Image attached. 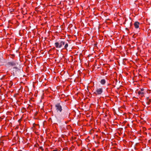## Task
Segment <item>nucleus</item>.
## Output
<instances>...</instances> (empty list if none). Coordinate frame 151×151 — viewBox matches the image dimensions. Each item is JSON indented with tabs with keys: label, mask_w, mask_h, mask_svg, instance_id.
<instances>
[{
	"label": "nucleus",
	"mask_w": 151,
	"mask_h": 151,
	"mask_svg": "<svg viewBox=\"0 0 151 151\" xmlns=\"http://www.w3.org/2000/svg\"><path fill=\"white\" fill-rule=\"evenodd\" d=\"M64 47H65V48H66V44L64 46Z\"/></svg>",
	"instance_id": "17"
},
{
	"label": "nucleus",
	"mask_w": 151,
	"mask_h": 151,
	"mask_svg": "<svg viewBox=\"0 0 151 151\" xmlns=\"http://www.w3.org/2000/svg\"><path fill=\"white\" fill-rule=\"evenodd\" d=\"M69 51H70V48H69Z\"/></svg>",
	"instance_id": "28"
},
{
	"label": "nucleus",
	"mask_w": 151,
	"mask_h": 151,
	"mask_svg": "<svg viewBox=\"0 0 151 151\" xmlns=\"http://www.w3.org/2000/svg\"><path fill=\"white\" fill-rule=\"evenodd\" d=\"M147 99H149L148 97H147Z\"/></svg>",
	"instance_id": "26"
},
{
	"label": "nucleus",
	"mask_w": 151,
	"mask_h": 151,
	"mask_svg": "<svg viewBox=\"0 0 151 151\" xmlns=\"http://www.w3.org/2000/svg\"><path fill=\"white\" fill-rule=\"evenodd\" d=\"M66 81V79H65V81Z\"/></svg>",
	"instance_id": "29"
},
{
	"label": "nucleus",
	"mask_w": 151,
	"mask_h": 151,
	"mask_svg": "<svg viewBox=\"0 0 151 151\" xmlns=\"http://www.w3.org/2000/svg\"><path fill=\"white\" fill-rule=\"evenodd\" d=\"M65 44V42L64 41H61L60 42L59 46L61 47L63 45H64Z\"/></svg>",
	"instance_id": "6"
},
{
	"label": "nucleus",
	"mask_w": 151,
	"mask_h": 151,
	"mask_svg": "<svg viewBox=\"0 0 151 151\" xmlns=\"http://www.w3.org/2000/svg\"><path fill=\"white\" fill-rule=\"evenodd\" d=\"M67 41L69 40H68L69 39H68L67 38Z\"/></svg>",
	"instance_id": "23"
},
{
	"label": "nucleus",
	"mask_w": 151,
	"mask_h": 151,
	"mask_svg": "<svg viewBox=\"0 0 151 151\" xmlns=\"http://www.w3.org/2000/svg\"><path fill=\"white\" fill-rule=\"evenodd\" d=\"M139 23L138 22H136L134 24L135 27L136 28H138L139 27Z\"/></svg>",
	"instance_id": "5"
},
{
	"label": "nucleus",
	"mask_w": 151,
	"mask_h": 151,
	"mask_svg": "<svg viewBox=\"0 0 151 151\" xmlns=\"http://www.w3.org/2000/svg\"><path fill=\"white\" fill-rule=\"evenodd\" d=\"M70 128H71V127L70 126V125H69L68 126L67 125V129H70Z\"/></svg>",
	"instance_id": "12"
},
{
	"label": "nucleus",
	"mask_w": 151,
	"mask_h": 151,
	"mask_svg": "<svg viewBox=\"0 0 151 151\" xmlns=\"http://www.w3.org/2000/svg\"><path fill=\"white\" fill-rule=\"evenodd\" d=\"M67 113L69 115L70 114V112H68V111L67 112Z\"/></svg>",
	"instance_id": "16"
},
{
	"label": "nucleus",
	"mask_w": 151,
	"mask_h": 151,
	"mask_svg": "<svg viewBox=\"0 0 151 151\" xmlns=\"http://www.w3.org/2000/svg\"><path fill=\"white\" fill-rule=\"evenodd\" d=\"M144 88H142L141 89V91H144Z\"/></svg>",
	"instance_id": "15"
},
{
	"label": "nucleus",
	"mask_w": 151,
	"mask_h": 151,
	"mask_svg": "<svg viewBox=\"0 0 151 151\" xmlns=\"http://www.w3.org/2000/svg\"><path fill=\"white\" fill-rule=\"evenodd\" d=\"M138 94L139 95H141V96H142L143 95L144 93L143 92H142L141 91H139L138 92Z\"/></svg>",
	"instance_id": "10"
},
{
	"label": "nucleus",
	"mask_w": 151,
	"mask_h": 151,
	"mask_svg": "<svg viewBox=\"0 0 151 151\" xmlns=\"http://www.w3.org/2000/svg\"><path fill=\"white\" fill-rule=\"evenodd\" d=\"M67 35L68 36V38L69 39V35Z\"/></svg>",
	"instance_id": "21"
},
{
	"label": "nucleus",
	"mask_w": 151,
	"mask_h": 151,
	"mask_svg": "<svg viewBox=\"0 0 151 151\" xmlns=\"http://www.w3.org/2000/svg\"><path fill=\"white\" fill-rule=\"evenodd\" d=\"M71 10L70 9L68 11V17H69L71 15V13L70 12Z\"/></svg>",
	"instance_id": "9"
},
{
	"label": "nucleus",
	"mask_w": 151,
	"mask_h": 151,
	"mask_svg": "<svg viewBox=\"0 0 151 151\" xmlns=\"http://www.w3.org/2000/svg\"><path fill=\"white\" fill-rule=\"evenodd\" d=\"M39 148L42 151H43L44 150V149H43V147L42 146L40 147Z\"/></svg>",
	"instance_id": "13"
},
{
	"label": "nucleus",
	"mask_w": 151,
	"mask_h": 151,
	"mask_svg": "<svg viewBox=\"0 0 151 151\" xmlns=\"http://www.w3.org/2000/svg\"><path fill=\"white\" fill-rule=\"evenodd\" d=\"M151 102V99H149V101L148 102H147V104L148 105H149L150 104V102Z\"/></svg>",
	"instance_id": "11"
},
{
	"label": "nucleus",
	"mask_w": 151,
	"mask_h": 151,
	"mask_svg": "<svg viewBox=\"0 0 151 151\" xmlns=\"http://www.w3.org/2000/svg\"><path fill=\"white\" fill-rule=\"evenodd\" d=\"M52 151H58L57 150H54Z\"/></svg>",
	"instance_id": "19"
},
{
	"label": "nucleus",
	"mask_w": 151,
	"mask_h": 151,
	"mask_svg": "<svg viewBox=\"0 0 151 151\" xmlns=\"http://www.w3.org/2000/svg\"><path fill=\"white\" fill-rule=\"evenodd\" d=\"M13 71H14L13 72V76H14L15 73L16 75L18 73H19V70L17 67L15 66L13 68Z\"/></svg>",
	"instance_id": "2"
},
{
	"label": "nucleus",
	"mask_w": 151,
	"mask_h": 151,
	"mask_svg": "<svg viewBox=\"0 0 151 151\" xmlns=\"http://www.w3.org/2000/svg\"><path fill=\"white\" fill-rule=\"evenodd\" d=\"M1 58H0V62L1 61Z\"/></svg>",
	"instance_id": "22"
},
{
	"label": "nucleus",
	"mask_w": 151,
	"mask_h": 151,
	"mask_svg": "<svg viewBox=\"0 0 151 151\" xmlns=\"http://www.w3.org/2000/svg\"><path fill=\"white\" fill-rule=\"evenodd\" d=\"M70 94H71V93H69V94H68V95L67 96V99H67L68 98H67V96H68L69 95H70Z\"/></svg>",
	"instance_id": "14"
},
{
	"label": "nucleus",
	"mask_w": 151,
	"mask_h": 151,
	"mask_svg": "<svg viewBox=\"0 0 151 151\" xmlns=\"http://www.w3.org/2000/svg\"><path fill=\"white\" fill-rule=\"evenodd\" d=\"M55 47L57 48H61V47H60L59 45L60 43H59L58 42H56L55 43Z\"/></svg>",
	"instance_id": "8"
},
{
	"label": "nucleus",
	"mask_w": 151,
	"mask_h": 151,
	"mask_svg": "<svg viewBox=\"0 0 151 151\" xmlns=\"http://www.w3.org/2000/svg\"><path fill=\"white\" fill-rule=\"evenodd\" d=\"M67 147H66V148H67V150H68V149H67Z\"/></svg>",
	"instance_id": "25"
},
{
	"label": "nucleus",
	"mask_w": 151,
	"mask_h": 151,
	"mask_svg": "<svg viewBox=\"0 0 151 151\" xmlns=\"http://www.w3.org/2000/svg\"><path fill=\"white\" fill-rule=\"evenodd\" d=\"M63 150H65V149H64V148H63Z\"/></svg>",
	"instance_id": "31"
},
{
	"label": "nucleus",
	"mask_w": 151,
	"mask_h": 151,
	"mask_svg": "<svg viewBox=\"0 0 151 151\" xmlns=\"http://www.w3.org/2000/svg\"><path fill=\"white\" fill-rule=\"evenodd\" d=\"M6 66L9 68L10 66H16V63L15 61H12L10 62H8L6 64Z\"/></svg>",
	"instance_id": "1"
},
{
	"label": "nucleus",
	"mask_w": 151,
	"mask_h": 151,
	"mask_svg": "<svg viewBox=\"0 0 151 151\" xmlns=\"http://www.w3.org/2000/svg\"><path fill=\"white\" fill-rule=\"evenodd\" d=\"M63 72H64V73H65V72H64H64L63 71V72H61V74H62V73H63Z\"/></svg>",
	"instance_id": "18"
},
{
	"label": "nucleus",
	"mask_w": 151,
	"mask_h": 151,
	"mask_svg": "<svg viewBox=\"0 0 151 151\" xmlns=\"http://www.w3.org/2000/svg\"><path fill=\"white\" fill-rule=\"evenodd\" d=\"M70 121V120H68V122H69V121Z\"/></svg>",
	"instance_id": "27"
},
{
	"label": "nucleus",
	"mask_w": 151,
	"mask_h": 151,
	"mask_svg": "<svg viewBox=\"0 0 151 151\" xmlns=\"http://www.w3.org/2000/svg\"><path fill=\"white\" fill-rule=\"evenodd\" d=\"M68 46V44L67 43V47Z\"/></svg>",
	"instance_id": "20"
},
{
	"label": "nucleus",
	"mask_w": 151,
	"mask_h": 151,
	"mask_svg": "<svg viewBox=\"0 0 151 151\" xmlns=\"http://www.w3.org/2000/svg\"><path fill=\"white\" fill-rule=\"evenodd\" d=\"M66 144H67H67H68V142H67Z\"/></svg>",
	"instance_id": "30"
},
{
	"label": "nucleus",
	"mask_w": 151,
	"mask_h": 151,
	"mask_svg": "<svg viewBox=\"0 0 151 151\" xmlns=\"http://www.w3.org/2000/svg\"><path fill=\"white\" fill-rule=\"evenodd\" d=\"M55 106L56 109L58 112H60L62 110V107L59 104H57L55 105Z\"/></svg>",
	"instance_id": "3"
},
{
	"label": "nucleus",
	"mask_w": 151,
	"mask_h": 151,
	"mask_svg": "<svg viewBox=\"0 0 151 151\" xmlns=\"http://www.w3.org/2000/svg\"><path fill=\"white\" fill-rule=\"evenodd\" d=\"M67 41L69 40H68L69 39H68L67 38Z\"/></svg>",
	"instance_id": "24"
},
{
	"label": "nucleus",
	"mask_w": 151,
	"mask_h": 151,
	"mask_svg": "<svg viewBox=\"0 0 151 151\" xmlns=\"http://www.w3.org/2000/svg\"><path fill=\"white\" fill-rule=\"evenodd\" d=\"M106 83V81L104 79H101L100 81L102 85H104Z\"/></svg>",
	"instance_id": "7"
},
{
	"label": "nucleus",
	"mask_w": 151,
	"mask_h": 151,
	"mask_svg": "<svg viewBox=\"0 0 151 151\" xmlns=\"http://www.w3.org/2000/svg\"><path fill=\"white\" fill-rule=\"evenodd\" d=\"M103 92V89L102 88H97L96 90V92L94 93L96 94L100 95Z\"/></svg>",
	"instance_id": "4"
}]
</instances>
